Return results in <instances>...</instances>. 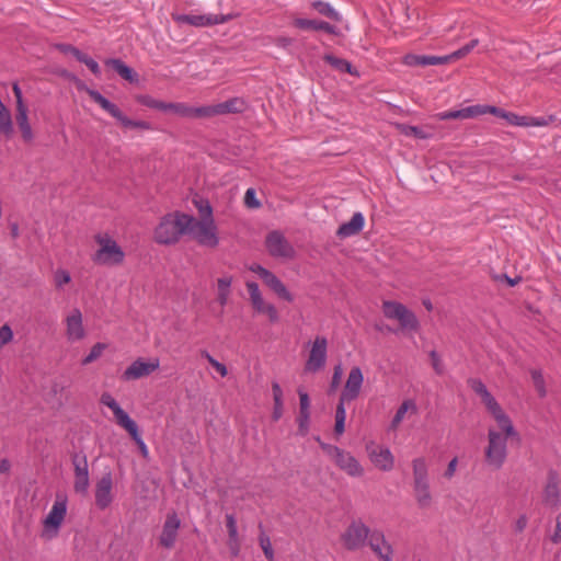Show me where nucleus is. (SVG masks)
I'll return each mask as SVG.
<instances>
[{
  "label": "nucleus",
  "instance_id": "79ce46f5",
  "mask_svg": "<svg viewBox=\"0 0 561 561\" xmlns=\"http://www.w3.org/2000/svg\"><path fill=\"white\" fill-rule=\"evenodd\" d=\"M493 105H471L462 108L463 119L473 118L484 114H492Z\"/></svg>",
  "mask_w": 561,
  "mask_h": 561
},
{
  "label": "nucleus",
  "instance_id": "5701e85b",
  "mask_svg": "<svg viewBox=\"0 0 561 561\" xmlns=\"http://www.w3.org/2000/svg\"><path fill=\"white\" fill-rule=\"evenodd\" d=\"M371 462L382 471H390L394 465V458L389 448L373 445L367 447Z\"/></svg>",
  "mask_w": 561,
  "mask_h": 561
},
{
  "label": "nucleus",
  "instance_id": "6e6552de",
  "mask_svg": "<svg viewBox=\"0 0 561 561\" xmlns=\"http://www.w3.org/2000/svg\"><path fill=\"white\" fill-rule=\"evenodd\" d=\"M99 250L93 254V262L101 265H119L125 259L122 248L108 236L98 234L95 237Z\"/></svg>",
  "mask_w": 561,
  "mask_h": 561
},
{
  "label": "nucleus",
  "instance_id": "de8ad7c7",
  "mask_svg": "<svg viewBox=\"0 0 561 561\" xmlns=\"http://www.w3.org/2000/svg\"><path fill=\"white\" fill-rule=\"evenodd\" d=\"M259 542H260V546H261L265 557L270 561H272L274 559V550L272 548L270 537L264 531H261V534L259 536Z\"/></svg>",
  "mask_w": 561,
  "mask_h": 561
},
{
  "label": "nucleus",
  "instance_id": "58836bf2",
  "mask_svg": "<svg viewBox=\"0 0 561 561\" xmlns=\"http://www.w3.org/2000/svg\"><path fill=\"white\" fill-rule=\"evenodd\" d=\"M311 7L321 15L327 16L335 22L342 20L341 14L329 3L322 0H316Z\"/></svg>",
  "mask_w": 561,
  "mask_h": 561
},
{
  "label": "nucleus",
  "instance_id": "a211bd4d",
  "mask_svg": "<svg viewBox=\"0 0 561 561\" xmlns=\"http://www.w3.org/2000/svg\"><path fill=\"white\" fill-rule=\"evenodd\" d=\"M160 362L154 358L150 362H145L142 358L134 360L123 373L122 378L125 381L140 379L149 376L151 373L159 368Z\"/></svg>",
  "mask_w": 561,
  "mask_h": 561
},
{
  "label": "nucleus",
  "instance_id": "a18cd8bd",
  "mask_svg": "<svg viewBox=\"0 0 561 561\" xmlns=\"http://www.w3.org/2000/svg\"><path fill=\"white\" fill-rule=\"evenodd\" d=\"M137 102L144 106H147L149 108H154L159 111H163L164 102L159 101L148 94H142L137 96Z\"/></svg>",
  "mask_w": 561,
  "mask_h": 561
},
{
  "label": "nucleus",
  "instance_id": "603ef678",
  "mask_svg": "<svg viewBox=\"0 0 561 561\" xmlns=\"http://www.w3.org/2000/svg\"><path fill=\"white\" fill-rule=\"evenodd\" d=\"M13 339V331L9 324H3L0 328V348L10 343Z\"/></svg>",
  "mask_w": 561,
  "mask_h": 561
},
{
  "label": "nucleus",
  "instance_id": "69168bd1",
  "mask_svg": "<svg viewBox=\"0 0 561 561\" xmlns=\"http://www.w3.org/2000/svg\"><path fill=\"white\" fill-rule=\"evenodd\" d=\"M457 466H458V458L457 457H454L447 465V468L444 472V477L446 479H451L455 473H456V470H457Z\"/></svg>",
  "mask_w": 561,
  "mask_h": 561
},
{
  "label": "nucleus",
  "instance_id": "393cba45",
  "mask_svg": "<svg viewBox=\"0 0 561 561\" xmlns=\"http://www.w3.org/2000/svg\"><path fill=\"white\" fill-rule=\"evenodd\" d=\"M368 545L381 561H392V548L386 541L382 531H371Z\"/></svg>",
  "mask_w": 561,
  "mask_h": 561
},
{
  "label": "nucleus",
  "instance_id": "09e8293b",
  "mask_svg": "<svg viewBox=\"0 0 561 561\" xmlns=\"http://www.w3.org/2000/svg\"><path fill=\"white\" fill-rule=\"evenodd\" d=\"M310 412H299L298 416V433L305 436L309 431Z\"/></svg>",
  "mask_w": 561,
  "mask_h": 561
},
{
  "label": "nucleus",
  "instance_id": "e433bc0d",
  "mask_svg": "<svg viewBox=\"0 0 561 561\" xmlns=\"http://www.w3.org/2000/svg\"><path fill=\"white\" fill-rule=\"evenodd\" d=\"M410 412L411 414L417 413V407L415 402L411 399L404 400L401 405L398 408L392 421H391V427L397 428L399 424L403 421L405 417V414Z\"/></svg>",
  "mask_w": 561,
  "mask_h": 561
},
{
  "label": "nucleus",
  "instance_id": "c756f323",
  "mask_svg": "<svg viewBox=\"0 0 561 561\" xmlns=\"http://www.w3.org/2000/svg\"><path fill=\"white\" fill-rule=\"evenodd\" d=\"M402 62L409 67H427L446 65V58L444 56L408 54L403 57Z\"/></svg>",
  "mask_w": 561,
  "mask_h": 561
},
{
  "label": "nucleus",
  "instance_id": "6e6d98bb",
  "mask_svg": "<svg viewBox=\"0 0 561 561\" xmlns=\"http://www.w3.org/2000/svg\"><path fill=\"white\" fill-rule=\"evenodd\" d=\"M54 278L56 287L58 288L62 287L65 284H68L71 280L70 274L65 270H57L55 272Z\"/></svg>",
  "mask_w": 561,
  "mask_h": 561
},
{
  "label": "nucleus",
  "instance_id": "774afa93",
  "mask_svg": "<svg viewBox=\"0 0 561 561\" xmlns=\"http://www.w3.org/2000/svg\"><path fill=\"white\" fill-rule=\"evenodd\" d=\"M551 541L553 543L561 542V513L558 514V516L556 518V529H554L553 535L551 536Z\"/></svg>",
  "mask_w": 561,
  "mask_h": 561
},
{
  "label": "nucleus",
  "instance_id": "bf43d9fd",
  "mask_svg": "<svg viewBox=\"0 0 561 561\" xmlns=\"http://www.w3.org/2000/svg\"><path fill=\"white\" fill-rule=\"evenodd\" d=\"M430 357L432 360V366L437 375H442L444 373V366L442 364L440 357L436 351H431Z\"/></svg>",
  "mask_w": 561,
  "mask_h": 561
},
{
  "label": "nucleus",
  "instance_id": "20e7f679",
  "mask_svg": "<svg viewBox=\"0 0 561 561\" xmlns=\"http://www.w3.org/2000/svg\"><path fill=\"white\" fill-rule=\"evenodd\" d=\"M511 436L495 428L488 431V446L485 447L484 457L486 463L495 470L503 467L507 458V439Z\"/></svg>",
  "mask_w": 561,
  "mask_h": 561
},
{
  "label": "nucleus",
  "instance_id": "4468645a",
  "mask_svg": "<svg viewBox=\"0 0 561 561\" xmlns=\"http://www.w3.org/2000/svg\"><path fill=\"white\" fill-rule=\"evenodd\" d=\"M267 252L273 257L293 259L295 250L285 236L277 230L271 231L265 239Z\"/></svg>",
  "mask_w": 561,
  "mask_h": 561
},
{
  "label": "nucleus",
  "instance_id": "680f3d73",
  "mask_svg": "<svg viewBox=\"0 0 561 561\" xmlns=\"http://www.w3.org/2000/svg\"><path fill=\"white\" fill-rule=\"evenodd\" d=\"M468 383L470 388L480 397L488 390L485 385L480 379H469Z\"/></svg>",
  "mask_w": 561,
  "mask_h": 561
},
{
  "label": "nucleus",
  "instance_id": "a878e982",
  "mask_svg": "<svg viewBox=\"0 0 561 561\" xmlns=\"http://www.w3.org/2000/svg\"><path fill=\"white\" fill-rule=\"evenodd\" d=\"M162 112H172L173 114L183 118H204L203 106L194 107L183 102H164Z\"/></svg>",
  "mask_w": 561,
  "mask_h": 561
},
{
  "label": "nucleus",
  "instance_id": "ddd939ff",
  "mask_svg": "<svg viewBox=\"0 0 561 561\" xmlns=\"http://www.w3.org/2000/svg\"><path fill=\"white\" fill-rule=\"evenodd\" d=\"M542 503L552 510H558L561 505L560 478L554 469H550L547 472L546 482L542 488Z\"/></svg>",
  "mask_w": 561,
  "mask_h": 561
},
{
  "label": "nucleus",
  "instance_id": "864d4df0",
  "mask_svg": "<svg viewBox=\"0 0 561 561\" xmlns=\"http://www.w3.org/2000/svg\"><path fill=\"white\" fill-rule=\"evenodd\" d=\"M60 51L65 54H71L78 61H80L84 57V53L79 50L77 47L69 44H60L58 45Z\"/></svg>",
  "mask_w": 561,
  "mask_h": 561
},
{
  "label": "nucleus",
  "instance_id": "7ed1b4c3",
  "mask_svg": "<svg viewBox=\"0 0 561 561\" xmlns=\"http://www.w3.org/2000/svg\"><path fill=\"white\" fill-rule=\"evenodd\" d=\"M413 471V491L415 501L421 508H427L432 505L433 497L428 481V467L424 457H417L412 460Z\"/></svg>",
  "mask_w": 561,
  "mask_h": 561
},
{
  "label": "nucleus",
  "instance_id": "9d476101",
  "mask_svg": "<svg viewBox=\"0 0 561 561\" xmlns=\"http://www.w3.org/2000/svg\"><path fill=\"white\" fill-rule=\"evenodd\" d=\"M370 529L362 520H353L341 536L343 546L347 550H358L369 540Z\"/></svg>",
  "mask_w": 561,
  "mask_h": 561
},
{
  "label": "nucleus",
  "instance_id": "f3484780",
  "mask_svg": "<svg viewBox=\"0 0 561 561\" xmlns=\"http://www.w3.org/2000/svg\"><path fill=\"white\" fill-rule=\"evenodd\" d=\"M72 465L75 468V482L73 489L77 493L85 494L89 489V467L85 455L76 454L72 457Z\"/></svg>",
  "mask_w": 561,
  "mask_h": 561
},
{
  "label": "nucleus",
  "instance_id": "a19ab883",
  "mask_svg": "<svg viewBox=\"0 0 561 561\" xmlns=\"http://www.w3.org/2000/svg\"><path fill=\"white\" fill-rule=\"evenodd\" d=\"M396 127L401 134H403L405 136H412L417 139H427V138L432 137L431 133H427L423 128H420L417 126H411V125H407V124H397Z\"/></svg>",
  "mask_w": 561,
  "mask_h": 561
},
{
  "label": "nucleus",
  "instance_id": "1a4fd4ad",
  "mask_svg": "<svg viewBox=\"0 0 561 561\" xmlns=\"http://www.w3.org/2000/svg\"><path fill=\"white\" fill-rule=\"evenodd\" d=\"M382 312L387 319L397 320L402 330L417 331L420 328L416 316L401 302L382 301Z\"/></svg>",
  "mask_w": 561,
  "mask_h": 561
},
{
  "label": "nucleus",
  "instance_id": "423d86ee",
  "mask_svg": "<svg viewBox=\"0 0 561 561\" xmlns=\"http://www.w3.org/2000/svg\"><path fill=\"white\" fill-rule=\"evenodd\" d=\"M87 93L95 103H98L102 107V110H104L112 117H114L124 128L141 130L152 129L151 124L147 121H134L127 117L116 104L108 101L99 91L87 89Z\"/></svg>",
  "mask_w": 561,
  "mask_h": 561
},
{
  "label": "nucleus",
  "instance_id": "f704fd0d",
  "mask_svg": "<svg viewBox=\"0 0 561 561\" xmlns=\"http://www.w3.org/2000/svg\"><path fill=\"white\" fill-rule=\"evenodd\" d=\"M323 60L340 72H346L355 77L359 76V72L346 59L325 54Z\"/></svg>",
  "mask_w": 561,
  "mask_h": 561
},
{
  "label": "nucleus",
  "instance_id": "052dcab7",
  "mask_svg": "<svg viewBox=\"0 0 561 561\" xmlns=\"http://www.w3.org/2000/svg\"><path fill=\"white\" fill-rule=\"evenodd\" d=\"M342 373H343L342 366L336 365L334 367V373H333L331 385H330V392L335 391L337 389V387L340 386Z\"/></svg>",
  "mask_w": 561,
  "mask_h": 561
},
{
  "label": "nucleus",
  "instance_id": "f8f14e48",
  "mask_svg": "<svg viewBox=\"0 0 561 561\" xmlns=\"http://www.w3.org/2000/svg\"><path fill=\"white\" fill-rule=\"evenodd\" d=\"M492 115L505 119L510 125L522 127H541L547 126L554 121L553 116L547 117H533L526 115H518L513 112L504 111L495 106L492 110Z\"/></svg>",
  "mask_w": 561,
  "mask_h": 561
},
{
  "label": "nucleus",
  "instance_id": "0eeeda50",
  "mask_svg": "<svg viewBox=\"0 0 561 561\" xmlns=\"http://www.w3.org/2000/svg\"><path fill=\"white\" fill-rule=\"evenodd\" d=\"M320 446L322 450L334 461L336 467L350 477L358 478L364 474L363 467L351 453L325 443H321Z\"/></svg>",
  "mask_w": 561,
  "mask_h": 561
},
{
  "label": "nucleus",
  "instance_id": "f257e3e1",
  "mask_svg": "<svg viewBox=\"0 0 561 561\" xmlns=\"http://www.w3.org/2000/svg\"><path fill=\"white\" fill-rule=\"evenodd\" d=\"M187 214L173 211L161 217L153 230V240L161 245H173L178 243L187 230Z\"/></svg>",
  "mask_w": 561,
  "mask_h": 561
},
{
  "label": "nucleus",
  "instance_id": "5fc2aeb1",
  "mask_svg": "<svg viewBox=\"0 0 561 561\" xmlns=\"http://www.w3.org/2000/svg\"><path fill=\"white\" fill-rule=\"evenodd\" d=\"M436 118L439 121L463 119L462 108L438 113Z\"/></svg>",
  "mask_w": 561,
  "mask_h": 561
},
{
  "label": "nucleus",
  "instance_id": "b1692460",
  "mask_svg": "<svg viewBox=\"0 0 561 561\" xmlns=\"http://www.w3.org/2000/svg\"><path fill=\"white\" fill-rule=\"evenodd\" d=\"M66 335L70 342L80 341L85 336L82 323V313L77 308H75L66 318Z\"/></svg>",
  "mask_w": 561,
  "mask_h": 561
},
{
  "label": "nucleus",
  "instance_id": "dca6fc26",
  "mask_svg": "<svg viewBox=\"0 0 561 561\" xmlns=\"http://www.w3.org/2000/svg\"><path fill=\"white\" fill-rule=\"evenodd\" d=\"M67 514V497L66 495L57 494L48 515L44 519V527L48 531L53 529L54 535L58 533L65 516Z\"/></svg>",
  "mask_w": 561,
  "mask_h": 561
},
{
  "label": "nucleus",
  "instance_id": "4be33fe9",
  "mask_svg": "<svg viewBox=\"0 0 561 561\" xmlns=\"http://www.w3.org/2000/svg\"><path fill=\"white\" fill-rule=\"evenodd\" d=\"M203 108L204 118L228 113H241L245 108V102L240 98H232L215 105L203 106Z\"/></svg>",
  "mask_w": 561,
  "mask_h": 561
},
{
  "label": "nucleus",
  "instance_id": "39448f33",
  "mask_svg": "<svg viewBox=\"0 0 561 561\" xmlns=\"http://www.w3.org/2000/svg\"><path fill=\"white\" fill-rule=\"evenodd\" d=\"M186 219V233L190 234L199 245L216 248L219 244L215 220H197V218L192 215H187Z\"/></svg>",
  "mask_w": 561,
  "mask_h": 561
},
{
  "label": "nucleus",
  "instance_id": "338daca9",
  "mask_svg": "<svg viewBox=\"0 0 561 561\" xmlns=\"http://www.w3.org/2000/svg\"><path fill=\"white\" fill-rule=\"evenodd\" d=\"M528 524V517L526 514H522L518 516L514 524V530L515 533H523Z\"/></svg>",
  "mask_w": 561,
  "mask_h": 561
},
{
  "label": "nucleus",
  "instance_id": "37998d69",
  "mask_svg": "<svg viewBox=\"0 0 561 561\" xmlns=\"http://www.w3.org/2000/svg\"><path fill=\"white\" fill-rule=\"evenodd\" d=\"M478 39H472L461 48L455 50L454 53L445 55L444 58H446V64L453 62L457 59L465 57L478 45Z\"/></svg>",
  "mask_w": 561,
  "mask_h": 561
},
{
  "label": "nucleus",
  "instance_id": "ea45409f",
  "mask_svg": "<svg viewBox=\"0 0 561 561\" xmlns=\"http://www.w3.org/2000/svg\"><path fill=\"white\" fill-rule=\"evenodd\" d=\"M193 204L196 207L199 218L197 220H215L213 216V207L208 199L196 197L193 199Z\"/></svg>",
  "mask_w": 561,
  "mask_h": 561
},
{
  "label": "nucleus",
  "instance_id": "bb28decb",
  "mask_svg": "<svg viewBox=\"0 0 561 561\" xmlns=\"http://www.w3.org/2000/svg\"><path fill=\"white\" fill-rule=\"evenodd\" d=\"M486 409L493 415L502 432H504L508 436H518V433L516 432L511 419L502 410L501 405L497 403L496 400L488 404Z\"/></svg>",
  "mask_w": 561,
  "mask_h": 561
},
{
  "label": "nucleus",
  "instance_id": "9b49d317",
  "mask_svg": "<svg viewBox=\"0 0 561 561\" xmlns=\"http://www.w3.org/2000/svg\"><path fill=\"white\" fill-rule=\"evenodd\" d=\"M249 270L255 273L263 280V283L280 299L287 302L294 301V295L274 273L256 263L250 265Z\"/></svg>",
  "mask_w": 561,
  "mask_h": 561
},
{
  "label": "nucleus",
  "instance_id": "8fccbe9b",
  "mask_svg": "<svg viewBox=\"0 0 561 561\" xmlns=\"http://www.w3.org/2000/svg\"><path fill=\"white\" fill-rule=\"evenodd\" d=\"M226 527L228 530V537L229 539L234 540L239 537L238 535V527H237V520L232 514L226 515Z\"/></svg>",
  "mask_w": 561,
  "mask_h": 561
},
{
  "label": "nucleus",
  "instance_id": "72a5a7b5",
  "mask_svg": "<svg viewBox=\"0 0 561 561\" xmlns=\"http://www.w3.org/2000/svg\"><path fill=\"white\" fill-rule=\"evenodd\" d=\"M105 65L111 67L123 79H125L129 82H134L137 80V73L121 59H117V58L106 59Z\"/></svg>",
  "mask_w": 561,
  "mask_h": 561
},
{
  "label": "nucleus",
  "instance_id": "2f4dec72",
  "mask_svg": "<svg viewBox=\"0 0 561 561\" xmlns=\"http://www.w3.org/2000/svg\"><path fill=\"white\" fill-rule=\"evenodd\" d=\"M28 110L27 106L16 107L15 121L21 130L22 138L24 141L30 142L33 140V130L28 122Z\"/></svg>",
  "mask_w": 561,
  "mask_h": 561
},
{
  "label": "nucleus",
  "instance_id": "0e129e2a",
  "mask_svg": "<svg viewBox=\"0 0 561 561\" xmlns=\"http://www.w3.org/2000/svg\"><path fill=\"white\" fill-rule=\"evenodd\" d=\"M263 313L268 317V320L272 323H275V322H277L279 320L278 311H277L276 307L273 304H268V306L265 308Z\"/></svg>",
  "mask_w": 561,
  "mask_h": 561
},
{
  "label": "nucleus",
  "instance_id": "7c9ffc66",
  "mask_svg": "<svg viewBox=\"0 0 561 561\" xmlns=\"http://www.w3.org/2000/svg\"><path fill=\"white\" fill-rule=\"evenodd\" d=\"M100 402L111 409L114 414L117 425L121 427L131 421L133 419L125 412L112 394L105 392L101 396Z\"/></svg>",
  "mask_w": 561,
  "mask_h": 561
},
{
  "label": "nucleus",
  "instance_id": "cd10ccee",
  "mask_svg": "<svg viewBox=\"0 0 561 561\" xmlns=\"http://www.w3.org/2000/svg\"><path fill=\"white\" fill-rule=\"evenodd\" d=\"M364 225L365 218L363 214L360 211H356L347 222H344L339 227L336 236L341 239L355 236L363 230Z\"/></svg>",
  "mask_w": 561,
  "mask_h": 561
},
{
  "label": "nucleus",
  "instance_id": "3c124183",
  "mask_svg": "<svg viewBox=\"0 0 561 561\" xmlns=\"http://www.w3.org/2000/svg\"><path fill=\"white\" fill-rule=\"evenodd\" d=\"M232 276L224 275L217 279V293H231Z\"/></svg>",
  "mask_w": 561,
  "mask_h": 561
},
{
  "label": "nucleus",
  "instance_id": "49530a36",
  "mask_svg": "<svg viewBox=\"0 0 561 561\" xmlns=\"http://www.w3.org/2000/svg\"><path fill=\"white\" fill-rule=\"evenodd\" d=\"M105 348H106V344H104V343L99 342V343L94 344L92 346V348L90 350V353L82 359V364L88 365V364L93 363L102 355V353L104 352Z\"/></svg>",
  "mask_w": 561,
  "mask_h": 561
},
{
  "label": "nucleus",
  "instance_id": "c9c22d12",
  "mask_svg": "<svg viewBox=\"0 0 561 561\" xmlns=\"http://www.w3.org/2000/svg\"><path fill=\"white\" fill-rule=\"evenodd\" d=\"M13 133L14 128L11 113L0 100V134L5 138H11Z\"/></svg>",
  "mask_w": 561,
  "mask_h": 561
},
{
  "label": "nucleus",
  "instance_id": "473e14b6",
  "mask_svg": "<svg viewBox=\"0 0 561 561\" xmlns=\"http://www.w3.org/2000/svg\"><path fill=\"white\" fill-rule=\"evenodd\" d=\"M245 286L253 309L259 313H263V311L265 310L270 302H266L264 300L260 291L259 285L255 282H247Z\"/></svg>",
  "mask_w": 561,
  "mask_h": 561
},
{
  "label": "nucleus",
  "instance_id": "4c0bfd02",
  "mask_svg": "<svg viewBox=\"0 0 561 561\" xmlns=\"http://www.w3.org/2000/svg\"><path fill=\"white\" fill-rule=\"evenodd\" d=\"M122 427L130 435V437L137 444L141 455L145 458L148 457V453H149L148 447L145 444V442L140 435L137 423L134 420H131L128 423H126L125 425H123Z\"/></svg>",
  "mask_w": 561,
  "mask_h": 561
},
{
  "label": "nucleus",
  "instance_id": "f03ea898",
  "mask_svg": "<svg viewBox=\"0 0 561 561\" xmlns=\"http://www.w3.org/2000/svg\"><path fill=\"white\" fill-rule=\"evenodd\" d=\"M363 381L364 376L362 369L357 366L353 367L348 373L336 405L334 432L339 436L342 435L345 430L346 411L344 404L354 401L359 396Z\"/></svg>",
  "mask_w": 561,
  "mask_h": 561
},
{
  "label": "nucleus",
  "instance_id": "c03bdc74",
  "mask_svg": "<svg viewBox=\"0 0 561 561\" xmlns=\"http://www.w3.org/2000/svg\"><path fill=\"white\" fill-rule=\"evenodd\" d=\"M530 376H531L534 386H535V388H536V390L538 392V396L540 398L546 397L547 396V389H546V383H545L542 371L540 369H531L530 370Z\"/></svg>",
  "mask_w": 561,
  "mask_h": 561
},
{
  "label": "nucleus",
  "instance_id": "6ab92c4d",
  "mask_svg": "<svg viewBox=\"0 0 561 561\" xmlns=\"http://www.w3.org/2000/svg\"><path fill=\"white\" fill-rule=\"evenodd\" d=\"M229 20V15L222 14H181L175 18V21L179 23L197 27L217 25Z\"/></svg>",
  "mask_w": 561,
  "mask_h": 561
},
{
  "label": "nucleus",
  "instance_id": "13d9d810",
  "mask_svg": "<svg viewBox=\"0 0 561 561\" xmlns=\"http://www.w3.org/2000/svg\"><path fill=\"white\" fill-rule=\"evenodd\" d=\"M244 204L250 208L260 207V202L255 197L254 188H248L244 194Z\"/></svg>",
  "mask_w": 561,
  "mask_h": 561
},
{
  "label": "nucleus",
  "instance_id": "c85d7f7f",
  "mask_svg": "<svg viewBox=\"0 0 561 561\" xmlns=\"http://www.w3.org/2000/svg\"><path fill=\"white\" fill-rule=\"evenodd\" d=\"M293 25L302 31H323L328 34H336V27L322 20L297 18L293 21Z\"/></svg>",
  "mask_w": 561,
  "mask_h": 561
},
{
  "label": "nucleus",
  "instance_id": "412c9836",
  "mask_svg": "<svg viewBox=\"0 0 561 561\" xmlns=\"http://www.w3.org/2000/svg\"><path fill=\"white\" fill-rule=\"evenodd\" d=\"M112 489H113L112 473L107 472L102 476V478L96 482V485H95V492H94L95 505L100 510H105L111 505V503L113 501Z\"/></svg>",
  "mask_w": 561,
  "mask_h": 561
},
{
  "label": "nucleus",
  "instance_id": "4d7b16f0",
  "mask_svg": "<svg viewBox=\"0 0 561 561\" xmlns=\"http://www.w3.org/2000/svg\"><path fill=\"white\" fill-rule=\"evenodd\" d=\"M80 62L84 64L90 70L91 72L99 77L101 75V69H100V66L99 64L92 59L91 57H89L87 54L84 55V57L80 60Z\"/></svg>",
  "mask_w": 561,
  "mask_h": 561
},
{
  "label": "nucleus",
  "instance_id": "2eb2a0df",
  "mask_svg": "<svg viewBox=\"0 0 561 561\" xmlns=\"http://www.w3.org/2000/svg\"><path fill=\"white\" fill-rule=\"evenodd\" d=\"M328 340L324 336H317L312 343L305 370L317 373L321 370L327 363Z\"/></svg>",
  "mask_w": 561,
  "mask_h": 561
},
{
  "label": "nucleus",
  "instance_id": "aec40b11",
  "mask_svg": "<svg viewBox=\"0 0 561 561\" xmlns=\"http://www.w3.org/2000/svg\"><path fill=\"white\" fill-rule=\"evenodd\" d=\"M180 526L181 520L178 514L175 512L168 513L159 538L162 547L171 549L174 546Z\"/></svg>",
  "mask_w": 561,
  "mask_h": 561
},
{
  "label": "nucleus",
  "instance_id": "e2e57ef3",
  "mask_svg": "<svg viewBox=\"0 0 561 561\" xmlns=\"http://www.w3.org/2000/svg\"><path fill=\"white\" fill-rule=\"evenodd\" d=\"M299 393V412H310V399L307 392L298 391Z\"/></svg>",
  "mask_w": 561,
  "mask_h": 561
}]
</instances>
